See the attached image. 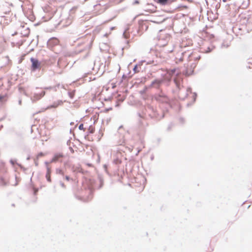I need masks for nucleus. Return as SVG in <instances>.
Masks as SVG:
<instances>
[{"label":"nucleus","instance_id":"f257e3e1","mask_svg":"<svg viewBox=\"0 0 252 252\" xmlns=\"http://www.w3.org/2000/svg\"><path fill=\"white\" fill-rule=\"evenodd\" d=\"M169 75L173 76L175 75L174 81L176 86L179 88L180 81L182 80L181 74L179 70L177 69H173L168 71Z\"/></svg>","mask_w":252,"mask_h":252},{"label":"nucleus","instance_id":"f03ea898","mask_svg":"<svg viewBox=\"0 0 252 252\" xmlns=\"http://www.w3.org/2000/svg\"><path fill=\"white\" fill-rule=\"evenodd\" d=\"M45 94V91H42L41 93H35L33 96L31 97V99L33 102H34L40 99Z\"/></svg>","mask_w":252,"mask_h":252},{"label":"nucleus","instance_id":"7ed1b4c3","mask_svg":"<svg viewBox=\"0 0 252 252\" xmlns=\"http://www.w3.org/2000/svg\"><path fill=\"white\" fill-rule=\"evenodd\" d=\"M12 5V4H9L7 2H5L3 4L0 6V12H3L4 14H7L10 12L11 9L9 6Z\"/></svg>","mask_w":252,"mask_h":252},{"label":"nucleus","instance_id":"20e7f679","mask_svg":"<svg viewBox=\"0 0 252 252\" xmlns=\"http://www.w3.org/2000/svg\"><path fill=\"white\" fill-rule=\"evenodd\" d=\"M31 61L32 63V70H35L36 69H38L40 67V63L37 59H34L33 58H32L31 59Z\"/></svg>","mask_w":252,"mask_h":252},{"label":"nucleus","instance_id":"39448f33","mask_svg":"<svg viewBox=\"0 0 252 252\" xmlns=\"http://www.w3.org/2000/svg\"><path fill=\"white\" fill-rule=\"evenodd\" d=\"M63 103V101L62 100H58L56 102H54L53 104L49 106H48L47 108H46V109L52 108H56L59 105H61Z\"/></svg>","mask_w":252,"mask_h":252},{"label":"nucleus","instance_id":"423d86ee","mask_svg":"<svg viewBox=\"0 0 252 252\" xmlns=\"http://www.w3.org/2000/svg\"><path fill=\"white\" fill-rule=\"evenodd\" d=\"M162 80H155L152 82L151 85L155 88H158L162 83Z\"/></svg>","mask_w":252,"mask_h":252},{"label":"nucleus","instance_id":"0eeeda50","mask_svg":"<svg viewBox=\"0 0 252 252\" xmlns=\"http://www.w3.org/2000/svg\"><path fill=\"white\" fill-rule=\"evenodd\" d=\"M45 163L46 165L47 170V173H46V179H47V181L48 182H51V178H50V168L48 166V162H45Z\"/></svg>","mask_w":252,"mask_h":252},{"label":"nucleus","instance_id":"6e6552de","mask_svg":"<svg viewBox=\"0 0 252 252\" xmlns=\"http://www.w3.org/2000/svg\"><path fill=\"white\" fill-rule=\"evenodd\" d=\"M62 157V155H61V154H59V155H56L54 157L52 158V160H51V162H56L57 161H58V159L59 158H60L61 157Z\"/></svg>","mask_w":252,"mask_h":252},{"label":"nucleus","instance_id":"1a4fd4ad","mask_svg":"<svg viewBox=\"0 0 252 252\" xmlns=\"http://www.w3.org/2000/svg\"><path fill=\"white\" fill-rule=\"evenodd\" d=\"M193 72V70L192 69H190L189 70H187L184 73L187 76H189L192 74Z\"/></svg>","mask_w":252,"mask_h":252},{"label":"nucleus","instance_id":"9d476101","mask_svg":"<svg viewBox=\"0 0 252 252\" xmlns=\"http://www.w3.org/2000/svg\"><path fill=\"white\" fill-rule=\"evenodd\" d=\"M0 184L1 185H5L6 184V181L3 178H0Z\"/></svg>","mask_w":252,"mask_h":252},{"label":"nucleus","instance_id":"9b49d317","mask_svg":"<svg viewBox=\"0 0 252 252\" xmlns=\"http://www.w3.org/2000/svg\"><path fill=\"white\" fill-rule=\"evenodd\" d=\"M156 99H157V100H158V101H163L162 100V96L160 95H158V96H157L156 97Z\"/></svg>","mask_w":252,"mask_h":252},{"label":"nucleus","instance_id":"f8f14e48","mask_svg":"<svg viewBox=\"0 0 252 252\" xmlns=\"http://www.w3.org/2000/svg\"><path fill=\"white\" fill-rule=\"evenodd\" d=\"M56 173L58 174H61L62 175H63V170L61 169H56Z\"/></svg>","mask_w":252,"mask_h":252},{"label":"nucleus","instance_id":"ddd939ff","mask_svg":"<svg viewBox=\"0 0 252 252\" xmlns=\"http://www.w3.org/2000/svg\"><path fill=\"white\" fill-rule=\"evenodd\" d=\"M168 0H158V2L162 4H165Z\"/></svg>","mask_w":252,"mask_h":252},{"label":"nucleus","instance_id":"4468645a","mask_svg":"<svg viewBox=\"0 0 252 252\" xmlns=\"http://www.w3.org/2000/svg\"><path fill=\"white\" fill-rule=\"evenodd\" d=\"M137 69V65H135V66L133 69L134 73H136V72H138V71Z\"/></svg>","mask_w":252,"mask_h":252},{"label":"nucleus","instance_id":"2eb2a0df","mask_svg":"<svg viewBox=\"0 0 252 252\" xmlns=\"http://www.w3.org/2000/svg\"><path fill=\"white\" fill-rule=\"evenodd\" d=\"M44 155V154L42 153H40L39 154H38L37 156V158H39V157H42Z\"/></svg>","mask_w":252,"mask_h":252},{"label":"nucleus","instance_id":"dca6fc26","mask_svg":"<svg viewBox=\"0 0 252 252\" xmlns=\"http://www.w3.org/2000/svg\"><path fill=\"white\" fill-rule=\"evenodd\" d=\"M60 184L62 188H65V186L63 182H61Z\"/></svg>","mask_w":252,"mask_h":252},{"label":"nucleus","instance_id":"f3484780","mask_svg":"<svg viewBox=\"0 0 252 252\" xmlns=\"http://www.w3.org/2000/svg\"><path fill=\"white\" fill-rule=\"evenodd\" d=\"M79 129H80V130H82V129H83V124H81V125H79Z\"/></svg>","mask_w":252,"mask_h":252},{"label":"nucleus","instance_id":"a211bd4d","mask_svg":"<svg viewBox=\"0 0 252 252\" xmlns=\"http://www.w3.org/2000/svg\"><path fill=\"white\" fill-rule=\"evenodd\" d=\"M212 50V49H211L210 47H208L206 52L209 53Z\"/></svg>","mask_w":252,"mask_h":252},{"label":"nucleus","instance_id":"6ab92c4d","mask_svg":"<svg viewBox=\"0 0 252 252\" xmlns=\"http://www.w3.org/2000/svg\"><path fill=\"white\" fill-rule=\"evenodd\" d=\"M196 97V94L194 93V95H193V101H195Z\"/></svg>","mask_w":252,"mask_h":252},{"label":"nucleus","instance_id":"aec40b11","mask_svg":"<svg viewBox=\"0 0 252 252\" xmlns=\"http://www.w3.org/2000/svg\"><path fill=\"white\" fill-rule=\"evenodd\" d=\"M65 179H66L67 181H69V180H70V178H69V176H66L65 177Z\"/></svg>","mask_w":252,"mask_h":252},{"label":"nucleus","instance_id":"412c9836","mask_svg":"<svg viewBox=\"0 0 252 252\" xmlns=\"http://www.w3.org/2000/svg\"><path fill=\"white\" fill-rule=\"evenodd\" d=\"M44 89H45V90L51 89L52 87H46V88H44Z\"/></svg>","mask_w":252,"mask_h":252},{"label":"nucleus","instance_id":"4be33fe9","mask_svg":"<svg viewBox=\"0 0 252 252\" xmlns=\"http://www.w3.org/2000/svg\"><path fill=\"white\" fill-rule=\"evenodd\" d=\"M10 162H11V164H13V165L14 164V160H10Z\"/></svg>","mask_w":252,"mask_h":252},{"label":"nucleus","instance_id":"5701e85b","mask_svg":"<svg viewBox=\"0 0 252 252\" xmlns=\"http://www.w3.org/2000/svg\"><path fill=\"white\" fill-rule=\"evenodd\" d=\"M221 46H222V47H228V45H227L226 46H225L224 44H222Z\"/></svg>","mask_w":252,"mask_h":252},{"label":"nucleus","instance_id":"b1692460","mask_svg":"<svg viewBox=\"0 0 252 252\" xmlns=\"http://www.w3.org/2000/svg\"><path fill=\"white\" fill-rule=\"evenodd\" d=\"M123 35L125 36V38H126V32L124 33Z\"/></svg>","mask_w":252,"mask_h":252},{"label":"nucleus","instance_id":"393cba45","mask_svg":"<svg viewBox=\"0 0 252 252\" xmlns=\"http://www.w3.org/2000/svg\"><path fill=\"white\" fill-rule=\"evenodd\" d=\"M199 59H200L199 56L195 58V60H199Z\"/></svg>","mask_w":252,"mask_h":252},{"label":"nucleus","instance_id":"a878e982","mask_svg":"<svg viewBox=\"0 0 252 252\" xmlns=\"http://www.w3.org/2000/svg\"><path fill=\"white\" fill-rule=\"evenodd\" d=\"M69 94L70 97H72V94H71V93H69Z\"/></svg>","mask_w":252,"mask_h":252},{"label":"nucleus","instance_id":"bb28decb","mask_svg":"<svg viewBox=\"0 0 252 252\" xmlns=\"http://www.w3.org/2000/svg\"><path fill=\"white\" fill-rule=\"evenodd\" d=\"M139 3V2H138V1H137V0H136V1H135V2H134V3H136V4H137V3Z\"/></svg>","mask_w":252,"mask_h":252},{"label":"nucleus","instance_id":"cd10ccee","mask_svg":"<svg viewBox=\"0 0 252 252\" xmlns=\"http://www.w3.org/2000/svg\"><path fill=\"white\" fill-rule=\"evenodd\" d=\"M19 104H21V100H20L19 101Z\"/></svg>","mask_w":252,"mask_h":252},{"label":"nucleus","instance_id":"c85d7f7f","mask_svg":"<svg viewBox=\"0 0 252 252\" xmlns=\"http://www.w3.org/2000/svg\"><path fill=\"white\" fill-rule=\"evenodd\" d=\"M37 191V189L35 190H34V194H35V193H36V192Z\"/></svg>","mask_w":252,"mask_h":252},{"label":"nucleus","instance_id":"c756f323","mask_svg":"<svg viewBox=\"0 0 252 252\" xmlns=\"http://www.w3.org/2000/svg\"><path fill=\"white\" fill-rule=\"evenodd\" d=\"M187 91H190V88H189V89H188V90H187Z\"/></svg>","mask_w":252,"mask_h":252},{"label":"nucleus","instance_id":"7c9ffc66","mask_svg":"<svg viewBox=\"0 0 252 252\" xmlns=\"http://www.w3.org/2000/svg\"><path fill=\"white\" fill-rule=\"evenodd\" d=\"M226 0H222V1H223V2H225V1H226Z\"/></svg>","mask_w":252,"mask_h":252},{"label":"nucleus","instance_id":"2f4dec72","mask_svg":"<svg viewBox=\"0 0 252 252\" xmlns=\"http://www.w3.org/2000/svg\"><path fill=\"white\" fill-rule=\"evenodd\" d=\"M122 127H123L122 126H120L119 127V129L121 128Z\"/></svg>","mask_w":252,"mask_h":252},{"label":"nucleus","instance_id":"473e14b6","mask_svg":"<svg viewBox=\"0 0 252 252\" xmlns=\"http://www.w3.org/2000/svg\"><path fill=\"white\" fill-rule=\"evenodd\" d=\"M25 94L26 95L28 96V95L26 93H25Z\"/></svg>","mask_w":252,"mask_h":252},{"label":"nucleus","instance_id":"72a5a7b5","mask_svg":"<svg viewBox=\"0 0 252 252\" xmlns=\"http://www.w3.org/2000/svg\"><path fill=\"white\" fill-rule=\"evenodd\" d=\"M29 159H30V158H29V157H28V158H27V159H28V160H29Z\"/></svg>","mask_w":252,"mask_h":252},{"label":"nucleus","instance_id":"f704fd0d","mask_svg":"<svg viewBox=\"0 0 252 252\" xmlns=\"http://www.w3.org/2000/svg\"><path fill=\"white\" fill-rule=\"evenodd\" d=\"M2 98V97L0 96V99Z\"/></svg>","mask_w":252,"mask_h":252},{"label":"nucleus","instance_id":"c9c22d12","mask_svg":"<svg viewBox=\"0 0 252 252\" xmlns=\"http://www.w3.org/2000/svg\"><path fill=\"white\" fill-rule=\"evenodd\" d=\"M35 165H37V163L36 162H35Z\"/></svg>","mask_w":252,"mask_h":252}]
</instances>
